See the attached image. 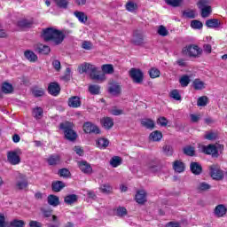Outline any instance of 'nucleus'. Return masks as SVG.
Here are the masks:
<instances>
[{
    "label": "nucleus",
    "instance_id": "obj_1",
    "mask_svg": "<svg viewBox=\"0 0 227 227\" xmlns=\"http://www.w3.org/2000/svg\"><path fill=\"white\" fill-rule=\"evenodd\" d=\"M42 38L45 42H52L55 45H59L65 40V33L53 27H48L43 30Z\"/></svg>",
    "mask_w": 227,
    "mask_h": 227
},
{
    "label": "nucleus",
    "instance_id": "obj_2",
    "mask_svg": "<svg viewBox=\"0 0 227 227\" xmlns=\"http://www.w3.org/2000/svg\"><path fill=\"white\" fill-rule=\"evenodd\" d=\"M80 74L89 73L90 79L98 81V82H104L106 81V75L104 74H98V67L91 64L84 63L79 67Z\"/></svg>",
    "mask_w": 227,
    "mask_h": 227
},
{
    "label": "nucleus",
    "instance_id": "obj_3",
    "mask_svg": "<svg viewBox=\"0 0 227 227\" xmlns=\"http://www.w3.org/2000/svg\"><path fill=\"white\" fill-rule=\"evenodd\" d=\"M72 127H74V124L71 122L60 124V128L64 129L66 139H68L69 141H75V139H77V133L72 129Z\"/></svg>",
    "mask_w": 227,
    "mask_h": 227
},
{
    "label": "nucleus",
    "instance_id": "obj_4",
    "mask_svg": "<svg viewBox=\"0 0 227 227\" xmlns=\"http://www.w3.org/2000/svg\"><path fill=\"white\" fill-rule=\"evenodd\" d=\"M183 53L190 58H198L201 54V49L198 45H188L183 49Z\"/></svg>",
    "mask_w": 227,
    "mask_h": 227
},
{
    "label": "nucleus",
    "instance_id": "obj_5",
    "mask_svg": "<svg viewBox=\"0 0 227 227\" xmlns=\"http://www.w3.org/2000/svg\"><path fill=\"white\" fill-rule=\"evenodd\" d=\"M129 76L135 84H141V82H143V79H145V74L139 68H131L129 70Z\"/></svg>",
    "mask_w": 227,
    "mask_h": 227
},
{
    "label": "nucleus",
    "instance_id": "obj_6",
    "mask_svg": "<svg viewBox=\"0 0 227 227\" xmlns=\"http://www.w3.org/2000/svg\"><path fill=\"white\" fill-rule=\"evenodd\" d=\"M209 175L213 180H223L224 173L218 165H211L209 167Z\"/></svg>",
    "mask_w": 227,
    "mask_h": 227
},
{
    "label": "nucleus",
    "instance_id": "obj_7",
    "mask_svg": "<svg viewBox=\"0 0 227 227\" xmlns=\"http://www.w3.org/2000/svg\"><path fill=\"white\" fill-rule=\"evenodd\" d=\"M217 148H219V145H201L200 150L203 153L207 155H212L213 157H217Z\"/></svg>",
    "mask_w": 227,
    "mask_h": 227
},
{
    "label": "nucleus",
    "instance_id": "obj_8",
    "mask_svg": "<svg viewBox=\"0 0 227 227\" xmlns=\"http://www.w3.org/2000/svg\"><path fill=\"white\" fill-rule=\"evenodd\" d=\"M7 160L12 166H17L20 164V154L17 151H11L7 153Z\"/></svg>",
    "mask_w": 227,
    "mask_h": 227
},
{
    "label": "nucleus",
    "instance_id": "obj_9",
    "mask_svg": "<svg viewBox=\"0 0 227 227\" xmlns=\"http://www.w3.org/2000/svg\"><path fill=\"white\" fill-rule=\"evenodd\" d=\"M83 130L86 134H100V128L90 121L83 124Z\"/></svg>",
    "mask_w": 227,
    "mask_h": 227
},
{
    "label": "nucleus",
    "instance_id": "obj_10",
    "mask_svg": "<svg viewBox=\"0 0 227 227\" xmlns=\"http://www.w3.org/2000/svg\"><path fill=\"white\" fill-rule=\"evenodd\" d=\"M27 185L28 183L26 175L19 174L16 182V189H19V191H23V189H26L27 187Z\"/></svg>",
    "mask_w": 227,
    "mask_h": 227
},
{
    "label": "nucleus",
    "instance_id": "obj_11",
    "mask_svg": "<svg viewBox=\"0 0 227 227\" xmlns=\"http://www.w3.org/2000/svg\"><path fill=\"white\" fill-rule=\"evenodd\" d=\"M78 168L82 173H84L85 175H91V173H93V168L88 161H78Z\"/></svg>",
    "mask_w": 227,
    "mask_h": 227
},
{
    "label": "nucleus",
    "instance_id": "obj_12",
    "mask_svg": "<svg viewBox=\"0 0 227 227\" xmlns=\"http://www.w3.org/2000/svg\"><path fill=\"white\" fill-rule=\"evenodd\" d=\"M108 91L111 95H120V93H121V86L116 82H111L108 87Z\"/></svg>",
    "mask_w": 227,
    "mask_h": 227
},
{
    "label": "nucleus",
    "instance_id": "obj_13",
    "mask_svg": "<svg viewBox=\"0 0 227 227\" xmlns=\"http://www.w3.org/2000/svg\"><path fill=\"white\" fill-rule=\"evenodd\" d=\"M203 3H204V0H200L199 2V8L201 10V17L205 19L208 17L210 13H212V7L205 6Z\"/></svg>",
    "mask_w": 227,
    "mask_h": 227
},
{
    "label": "nucleus",
    "instance_id": "obj_14",
    "mask_svg": "<svg viewBox=\"0 0 227 227\" xmlns=\"http://www.w3.org/2000/svg\"><path fill=\"white\" fill-rule=\"evenodd\" d=\"M226 206L220 204L215 207L214 214L215 217H224L226 215Z\"/></svg>",
    "mask_w": 227,
    "mask_h": 227
},
{
    "label": "nucleus",
    "instance_id": "obj_15",
    "mask_svg": "<svg viewBox=\"0 0 227 227\" xmlns=\"http://www.w3.org/2000/svg\"><path fill=\"white\" fill-rule=\"evenodd\" d=\"M135 200L139 205L146 203V192L145 190H140L137 192Z\"/></svg>",
    "mask_w": 227,
    "mask_h": 227
},
{
    "label": "nucleus",
    "instance_id": "obj_16",
    "mask_svg": "<svg viewBox=\"0 0 227 227\" xmlns=\"http://www.w3.org/2000/svg\"><path fill=\"white\" fill-rule=\"evenodd\" d=\"M60 90L61 89L59 88V84L56 82L50 83L48 87L50 95H52L53 97H58V95H59Z\"/></svg>",
    "mask_w": 227,
    "mask_h": 227
},
{
    "label": "nucleus",
    "instance_id": "obj_17",
    "mask_svg": "<svg viewBox=\"0 0 227 227\" xmlns=\"http://www.w3.org/2000/svg\"><path fill=\"white\" fill-rule=\"evenodd\" d=\"M24 56L27 61H30V63H36L38 61V56L29 50L25 51Z\"/></svg>",
    "mask_w": 227,
    "mask_h": 227
},
{
    "label": "nucleus",
    "instance_id": "obj_18",
    "mask_svg": "<svg viewBox=\"0 0 227 227\" xmlns=\"http://www.w3.org/2000/svg\"><path fill=\"white\" fill-rule=\"evenodd\" d=\"M96 145H97L98 148H99L100 150H106V148H107V146H109V139H107L106 137H99L96 141Z\"/></svg>",
    "mask_w": 227,
    "mask_h": 227
},
{
    "label": "nucleus",
    "instance_id": "obj_19",
    "mask_svg": "<svg viewBox=\"0 0 227 227\" xmlns=\"http://www.w3.org/2000/svg\"><path fill=\"white\" fill-rule=\"evenodd\" d=\"M68 106L69 107L77 108L81 107V99L77 96L71 97L68 99Z\"/></svg>",
    "mask_w": 227,
    "mask_h": 227
},
{
    "label": "nucleus",
    "instance_id": "obj_20",
    "mask_svg": "<svg viewBox=\"0 0 227 227\" xmlns=\"http://www.w3.org/2000/svg\"><path fill=\"white\" fill-rule=\"evenodd\" d=\"M101 125L107 130L109 129H113V126L114 125V121L111 117H105L101 120Z\"/></svg>",
    "mask_w": 227,
    "mask_h": 227
},
{
    "label": "nucleus",
    "instance_id": "obj_21",
    "mask_svg": "<svg viewBox=\"0 0 227 227\" xmlns=\"http://www.w3.org/2000/svg\"><path fill=\"white\" fill-rule=\"evenodd\" d=\"M173 169L176 173H184L185 171V165L180 160H176L173 164Z\"/></svg>",
    "mask_w": 227,
    "mask_h": 227
},
{
    "label": "nucleus",
    "instance_id": "obj_22",
    "mask_svg": "<svg viewBox=\"0 0 227 227\" xmlns=\"http://www.w3.org/2000/svg\"><path fill=\"white\" fill-rule=\"evenodd\" d=\"M101 70H102V72H103L102 74L104 75H106V74H114V67L111 64L103 65L101 67ZM98 74H101V73H98Z\"/></svg>",
    "mask_w": 227,
    "mask_h": 227
},
{
    "label": "nucleus",
    "instance_id": "obj_23",
    "mask_svg": "<svg viewBox=\"0 0 227 227\" xmlns=\"http://www.w3.org/2000/svg\"><path fill=\"white\" fill-rule=\"evenodd\" d=\"M47 161L50 166H56V164L61 162V158L58 154H52L48 158Z\"/></svg>",
    "mask_w": 227,
    "mask_h": 227
},
{
    "label": "nucleus",
    "instance_id": "obj_24",
    "mask_svg": "<svg viewBox=\"0 0 227 227\" xmlns=\"http://www.w3.org/2000/svg\"><path fill=\"white\" fill-rule=\"evenodd\" d=\"M206 26L211 29H217L221 26L219 20L212 19L206 21Z\"/></svg>",
    "mask_w": 227,
    "mask_h": 227
},
{
    "label": "nucleus",
    "instance_id": "obj_25",
    "mask_svg": "<svg viewBox=\"0 0 227 227\" xmlns=\"http://www.w3.org/2000/svg\"><path fill=\"white\" fill-rule=\"evenodd\" d=\"M74 15L76 17V19H78L79 22H81L82 24H86L88 20V16L86 15V13L76 11L74 12Z\"/></svg>",
    "mask_w": 227,
    "mask_h": 227
},
{
    "label": "nucleus",
    "instance_id": "obj_26",
    "mask_svg": "<svg viewBox=\"0 0 227 227\" xmlns=\"http://www.w3.org/2000/svg\"><path fill=\"white\" fill-rule=\"evenodd\" d=\"M191 168V171L192 173H193V175H200L202 168H201V165H200V163L198 162H192L190 165Z\"/></svg>",
    "mask_w": 227,
    "mask_h": 227
},
{
    "label": "nucleus",
    "instance_id": "obj_27",
    "mask_svg": "<svg viewBox=\"0 0 227 227\" xmlns=\"http://www.w3.org/2000/svg\"><path fill=\"white\" fill-rule=\"evenodd\" d=\"M141 125H142V127H145V129H154L155 122L151 119H143L141 121Z\"/></svg>",
    "mask_w": 227,
    "mask_h": 227
},
{
    "label": "nucleus",
    "instance_id": "obj_28",
    "mask_svg": "<svg viewBox=\"0 0 227 227\" xmlns=\"http://www.w3.org/2000/svg\"><path fill=\"white\" fill-rule=\"evenodd\" d=\"M150 141H160L162 139V133L159 130L153 131L149 136Z\"/></svg>",
    "mask_w": 227,
    "mask_h": 227
},
{
    "label": "nucleus",
    "instance_id": "obj_29",
    "mask_svg": "<svg viewBox=\"0 0 227 227\" xmlns=\"http://www.w3.org/2000/svg\"><path fill=\"white\" fill-rule=\"evenodd\" d=\"M48 203L51 207H58L59 205V198L56 195L48 196Z\"/></svg>",
    "mask_w": 227,
    "mask_h": 227
},
{
    "label": "nucleus",
    "instance_id": "obj_30",
    "mask_svg": "<svg viewBox=\"0 0 227 227\" xmlns=\"http://www.w3.org/2000/svg\"><path fill=\"white\" fill-rule=\"evenodd\" d=\"M52 191H54V192H59V191H61V189H64L65 187V183L61 182V181H56L54 183H52Z\"/></svg>",
    "mask_w": 227,
    "mask_h": 227
},
{
    "label": "nucleus",
    "instance_id": "obj_31",
    "mask_svg": "<svg viewBox=\"0 0 227 227\" xmlns=\"http://www.w3.org/2000/svg\"><path fill=\"white\" fill-rule=\"evenodd\" d=\"M37 51L39 54H49V52H51V48L45 44H38Z\"/></svg>",
    "mask_w": 227,
    "mask_h": 227
},
{
    "label": "nucleus",
    "instance_id": "obj_32",
    "mask_svg": "<svg viewBox=\"0 0 227 227\" xmlns=\"http://www.w3.org/2000/svg\"><path fill=\"white\" fill-rule=\"evenodd\" d=\"M99 190L104 194H109L110 192H113V187L109 184H103L99 186Z\"/></svg>",
    "mask_w": 227,
    "mask_h": 227
},
{
    "label": "nucleus",
    "instance_id": "obj_33",
    "mask_svg": "<svg viewBox=\"0 0 227 227\" xmlns=\"http://www.w3.org/2000/svg\"><path fill=\"white\" fill-rule=\"evenodd\" d=\"M64 201L65 203H67V205H72L75 203V201H77V195L75 194L67 195L65 197Z\"/></svg>",
    "mask_w": 227,
    "mask_h": 227
},
{
    "label": "nucleus",
    "instance_id": "obj_34",
    "mask_svg": "<svg viewBox=\"0 0 227 227\" xmlns=\"http://www.w3.org/2000/svg\"><path fill=\"white\" fill-rule=\"evenodd\" d=\"M33 116L36 118V120H40L43 116V109L42 107L34 108Z\"/></svg>",
    "mask_w": 227,
    "mask_h": 227
},
{
    "label": "nucleus",
    "instance_id": "obj_35",
    "mask_svg": "<svg viewBox=\"0 0 227 227\" xmlns=\"http://www.w3.org/2000/svg\"><path fill=\"white\" fill-rule=\"evenodd\" d=\"M149 75L151 79H157V77H160V71L158 68L153 67L149 70Z\"/></svg>",
    "mask_w": 227,
    "mask_h": 227
},
{
    "label": "nucleus",
    "instance_id": "obj_36",
    "mask_svg": "<svg viewBox=\"0 0 227 227\" xmlns=\"http://www.w3.org/2000/svg\"><path fill=\"white\" fill-rule=\"evenodd\" d=\"M110 164L112 165V168H118L121 164V158L119 156H114L111 159Z\"/></svg>",
    "mask_w": 227,
    "mask_h": 227
},
{
    "label": "nucleus",
    "instance_id": "obj_37",
    "mask_svg": "<svg viewBox=\"0 0 227 227\" xmlns=\"http://www.w3.org/2000/svg\"><path fill=\"white\" fill-rule=\"evenodd\" d=\"M211 187L212 186L208 184V183H205V182L199 183V184L197 185L198 191H200V192L208 191Z\"/></svg>",
    "mask_w": 227,
    "mask_h": 227
},
{
    "label": "nucleus",
    "instance_id": "obj_38",
    "mask_svg": "<svg viewBox=\"0 0 227 227\" xmlns=\"http://www.w3.org/2000/svg\"><path fill=\"white\" fill-rule=\"evenodd\" d=\"M32 93L34 97H43V95H45V90L42 88L35 87L32 90Z\"/></svg>",
    "mask_w": 227,
    "mask_h": 227
},
{
    "label": "nucleus",
    "instance_id": "obj_39",
    "mask_svg": "<svg viewBox=\"0 0 227 227\" xmlns=\"http://www.w3.org/2000/svg\"><path fill=\"white\" fill-rule=\"evenodd\" d=\"M207 104H208V98H207L206 96H202L198 98L197 106H199V107H205Z\"/></svg>",
    "mask_w": 227,
    "mask_h": 227
},
{
    "label": "nucleus",
    "instance_id": "obj_40",
    "mask_svg": "<svg viewBox=\"0 0 227 227\" xmlns=\"http://www.w3.org/2000/svg\"><path fill=\"white\" fill-rule=\"evenodd\" d=\"M20 27H31L33 26L32 20H22L19 21Z\"/></svg>",
    "mask_w": 227,
    "mask_h": 227
},
{
    "label": "nucleus",
    "instance_id": "obj_41",
    "mask_svg": "<svg viewBox=\"0 0 227 227\" xmlns=\"http://www.w3.org/2000/svg\"><path fill=\"white\" fill-rule=\"evenodd\" d=\"M2 91L4 93H12L13 91V86L11 83L4 82L2 85Z\"/></svg>",
    "mask_w": 227,
    "mask_h": 227
},
{
    "label": "nucleus",
    "instance_id": "obj_42",
    "mask_svg": "<svg viewBox=\"0 0 227 227\" xmlns=\"http://www.w3.org/2000/svg\"><path fill=\"white\" fill-rule=\"evenodd\" d=\"M183 15L186 19H194L196 17V11L188 9L184 12Z\"/></svg>",
    "mask_w": 227,
    "mask_h": 227
},
{
    "label": "nucleus",
    "instance_id": "obj_43",
    "mask_svg": "<svg viewBox=\"0 0 227 227\" xmlns=\"http://www.w3.org/2000/svg\"><path fill=\"white\" fill-rule=\"evenodd\" d=\"M89 91L91 95H99L100 94V86L98 85H90L89 87Z\"/></svg>",
    "mask_w": 227,
    "mask_h": 227
},
{
    "label": "nucleus",
    "instance_id": "obj_44",
    "mask_svg": "<svg viewBox=\"0 0 227 227\" xmlns=\"http://www.w3.org/2000/svg\"><path fill=\"white\" fill-rule=\"evenodd\" d=\"M169 97L174 98V100H182V96H180V91L178 90H173L169 93Z\"/></svg>",
    "mask_w": 227,
    "mask_h": 227
},
{
    "label": "nucleus",
    "instance_id": "obj_45",
    "mask_svg": "<svg viewBox=\"0 0 227 227\" xmlns=\"http://www.w3.org/2000/svg\"><path fill=\"white\" fill-rule=\"evenodd\" d=\"M110 114H113V116H120L121 114H123V110L114 106L109 110Z\"/></svg>",
    "mask_w": 227,
    "mask_h": 227
},
{
    "label": "nucleus",
    "instance_id": "obj_46",
    "mask_svg": "<svg viewBox=\"0 0 227 227\" xmlns=\"http://www.w3.org/2000/svg\"><path fill=\"white\" fill-rule=\"evenodd\" d=\"M193 87L195 90H203L205 89V82H201L200 79H196L193 82Z\"/></svg>",
    "mask_w": 227,
    "mask_h": 227
},
{
    "label": "nucleus",
    "instance_id": "obj_47",
    "mask_svg": "<svg viewBox=\"0 0 227 227\" xmlns=\"http://www.w3.org/2000/svg\"><path fill=\"white\" fill-rule=\"evenodd\" d=\"M158 35H160V36H168V35H169V31H168V28H166V27L160 26L158 27Z\"/></svg>",
    "mask_w": 227,
    "mask_h": 227
},
{
    "label": "nucleus",
    "instance_id": "obj_48",
    "mask_svg": "<svg viewBox=\"0 0 227 227\" xmlns=\"http://www.w3.org/2000/svg\"><path fill=\"white\" fill-rule=\"evenodd\" d=\"M179 82H180L181 86L185 88L186 86H189V82H191V79H189V76L184 75L180 78Z\"/></svg>",
    "mask_w": 227,
    "mask_h": 227
},
{
    "label": "nucleus",
    "instance_id": "obj_49",
    "mask_svg": "<svg viewBox=\"0 0 227 227\" xmlns=\"http://www.w3.org/2000/svg\"><path fill=\"white\" fill-rule=\"evenodd\" d=\"M191 27H192V29H201V27H203V23L200 20H194L191 22Z\"/></svg>",
    "mask_w": 227,
    "mask_h": 227
},
{
    "label": "nucleus",
    "instance_id": "obj_50",
    "mask_svg": "<svg viewBox=\"0 0 227 227\" xmlns=\"http://www.w3.org/2000/svg\"><path fill=\"white\" fill-rule=\"evenodd\" d=\"M184 152L185 155H189L190 157H192V156H194V153L196 151L194 150V147H192V146H186V147H184Z\"/></svg>",
    "mask_w": 227,
    "mask_h": 227
},
{
    "label": "nucleus",
    "instance_id": "obj_51",
    "mask_svg": "<svg viewBox=\"0 0 227 227\" xmlns=\"http://www.w3.org/2000/svg\"><path fill=\"white\" fill-rule=\"evenodd\" d=\"M126 9L128 12H136L137 9V4H134V2H128L126 4Z\"/></svg>",
    "mask_w": 227,
    "mask_h": 227
},
{
    "label": "nucleus",
    "instance_id": "obj_52",
    "mask_svg": "<svg viewBox=\"0 0 227 227\" xmlns=\"http://www.w3.org/2000/svg\"><path fill=\"white\" fill-rule=\"evenodd\" d=\"M59 8H67L68 0H54Z\"/></svg>",
    "mask_w": 227,
    "mask_h": 227
},
{
    "label": "nucleus",
    "instance_id": "obj_53",
    "mask_svg": "<svg viewBox=\"0 0 227 227\" xmlns=\"http://www.w3.org/2000/svg\"><path fill=\"white\" fill-rule=\"evenodd\" d=\"M93 47V44L90 41H83L82 43V49H84L85 51H91Z\"/></svg>",
    "mask_w": 227,
    "mask_h": 227
},
{
    "label": "nucleus",
    "instance_id": "obj_54",
    "mask_svg": "<svg viewBox=\"0 0 227 227\" xmlns=\"http://www.w3.org/2000/svg\"><path fill=\"white\" fill-rule=\"evenodd\" d=\"M0 227H10V224L6 222V218L3 213H0Z\"/></svg>",
    "mask_w": 227,
    "mask_h": 227
},
{
    "label": "nucleus",
    "instance_id": "obj_55",
    "mask_svg": "<svg viewBox=\"0 0 227 227\" xmlns=\"http://www.w3.org/2000/svg\"><path fill=\"white\" fill-rule=\"evenodd\" d=\"M59 176H63L64 178H68L70 176V170L67 168H61L59 171Z\"/></svg>",
    "mask_w": 227,
    "mask_h": 227
},
{
    "label": "nucleus",
    "instance_id": "obj_56",
    "mask_svg": "<svg viewBox=\"0 0 227 227\" xmlns=\"http://www.w3.org/2000/svg\"><path fill=\"white\" fill-rule=\"evenodd\" d=\"M26 223L22 220H13L11 222V226L12 227H24Z\"/></svg>",
    "mask_w": 227,
    "mask_h": 227
},
{
    "label": "nucleus",
    "instance_id": "obj_57",
    "mask_svg": "<svg viewBox=\"0 0 227 227\" xmlns=\"http://www.w3.org/2000/svg\"><path fill=\"white\" fill-rule=\"evenodd\" d=\"M167 4H169L170 6H174L176 8V6H180V4L182 3V0H166Z\"/></svg>",
    "mask_w": 227,
    "mask_h": 227
},
{
    "label": "nucleus",
    "instance_id": "obj_58",
    "mask_svg": "<svg viewBox=\"0 0 227 227\" xmlns=\"http://www.w3.org/2000/svg\"><path fill=\"white\" fill-rule=\"evenodd\" d=\"M84 194L88 196V198H90L91 200H95L97 198V195L95 194V192L91 190H83Z\"/></svg>",
    "mask_w": 227,
    "mask_h": 227
},
{
    "label": "nucleus",
    "instance_id": "obj_59",
    "mask_svg": "<svg viewBox=\"0 0 227 227\" xmlns=\"http://www.w3.org/2000/svg\"><path fill=\"white\" fill-rule=\"evenodd\" d=\"M163 152L166 155H173V147L171 145H165Z\"/></svg>",
    "mask_w": 227,
    "mask_h": 227
},
{
    "label": "nucleus",
    "instance_id": "obj_60",
    "mask_svg": "<svg viewBox=\"0 0 227 227\" xmlns=\"http://www.w3.org/2000/svg\"><path fill=\"white\" fill-rule=\"evenodd\" d=\"M74 151L80 157H82L84 155V150H82V147H81V146H74Z\"/></svg>",
    "mask_w": 227,
    "mask_h": 227
},
{
    "label": "nucleus",
    "instance_id": "obj_61",
    "mask_svg": "<svg viewBox=\"0 0 227 227\" xmlns=\"http://www.w3.org/2000/svg\"><path fill=\"white\" fill-rule=\"evenodd\" d=\"M72 75V69L67 67L66 69V75L63 76L64 81H70V77Z\"/></svg>",
    "mask_w": 227,
    "mask_h": 227
},
{
    "label": "nucleus",
    "instance_id": "obj_62",
    "mask_svg": "<svg viewBox=\"0 0 227 227\" xmlns=\"http://www.w3.org/2000/svg\"><path fill=\"white\" fill-rule=\"evenodd\" d=\"M117 215H121V216H123V215H127V208L125 207H118L117 208Z\"/></svg>",
    "mask_w": 227,
    "mask_h": 227
},
{
    "label": "nucleus",
    "instance_id": "obj_63",
    "mask_svg": "<svg viewBox=\"0 0 227 227\" xmlns=\"http://www.w3.org/2000/svg\"><path fill=\"white\" fill-rule=\"evenodd\" d=\"M205 139H208L209 141H212L215 139V133L214 132H208L205 135Z\"/></svg>",
    "mask_w": 227,
    "mask_h": 227
},
{
    "label": "nucleus",
    "instance_id": "obj_64",
    "mask_svg": "<svg viewBox=\"0 0 227 227\" xmlns=\"http://www.w3.org/2000/svg\"><path fill=\"white\" fill-rule=\"evenodd\" d=\"M30 227H42V223L36 221H30L29 223Z\"/></svg>",
    "mask_w": 227,
    "mask_h": 227
}]
</instances>
